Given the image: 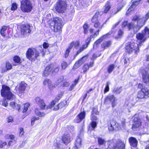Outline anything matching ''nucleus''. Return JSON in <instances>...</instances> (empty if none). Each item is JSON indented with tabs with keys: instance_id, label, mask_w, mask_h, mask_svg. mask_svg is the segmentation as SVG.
Masks as SVG:
<instances>
[{
	"instance_id": "obj_56",
	"label": "nucleus",
	"mask_w": 149,
	"mask_h": 149,
	"mask_svg": "<svg viewBox=\"0 0 149 149\" xmlns=\"http://www.w3.org/2000/svg\"><path fill=\"white\" fill-rule=\"evenodd\" d=\"M17 8V5L16 3L12 4L11 8V10H16Z\"/></svg>"
},
{
	"instance_id": "obj_39",
	"label": "nucleus",
	"mask_w": 149,
	"mask_h": 149,
	"mask_svg": "<svg viewBox=\"0 0 149 149\" xmlns=\"http://www.w3.org/2000/svg\"><path fill=\"white\" fill-rule=\"evenodd\" d=\"M87 59L86 56H84L82 57L78 61L81 65L84 63Z\"/></svg>"
},
{
	"instance_id": "obj_12",
	"label": "nucleus",
	"mask_w": 149,
	"mask_h": 149,
	"mask_svg": "<svg viewBox=\"0 0 149 149\" xmlns=\"http://www.w3.org/2000/svg\"><path fill=\"white\" fill-rule=\"evenodd\" d=\"M27 84L24 82H22L18 85L15 87V89L17 91V93L19 94L24 92L26 87Z\"/></svg>"
},
{
	"instance_id": "obj_6",
	"label": "nucleus",
	"mask_w": 149,
	"mask_h": 149,
	"mask_svg": "<svg viewBox=\"0 0 149 149\" xmlns=\"http://www.w3.org/2000/svg\"><path fill=\"white\" fill-rule=\"evenodd\" d=\"M21 3V9L22 11L28 13L31 11L33 6L29 0H22Z\"/></svg>"
},
{
	"instance_id": "obj_29",
	"label": "nucleus",
	"mask_w": 149,
	"mask_h": 149,
	"mask_svg": "<svg viewBox=\"0 0 149 149\" xmlns=\"http://www.w3.org/2000/svg\"><path fill=\"white\" fill-rule=\"evenodd\" d=\"M111 5L109 1H107L104 7L103 12L106 13L109 11L111 8Z\"/></svg>"
},
{
	"instance_id": "obj_47",
	"label": "nucleus",
	"mask_w": 149,
	"mask_h": 149,
	"mask_svg": "<svg viewBox=\"0 0 149 149\" xmlns=\"http://www.w3.org/2000/svg\"><path fill=\"white\" fill-rule=\"evenodd\" d=\"M51 83V81L48 79H45L43 81V84L44 85H47L48 86V84H50Z\"/></svg>"
},
{
	"instance_id": "obj_9",
	"label": "nucleus",
	"mask_w": 149,
	"mask_h": 149,
	"mask_svg": "<svg viewBox=\"0 0 149 149\" xmlns=\"http://www.w3.org/2000/svg\"><path fill=\"white\" fill-rule=\"evenodd\" d=\"M108 129L110 131L118 130L120 129L121 127L116 121L112 119L110 120L108 122Z\"/></svg>"
},
{
	"instance_id": "obj_40",
	"label": "nucleus",
	"mask_w": 149,
	"mask_h": 149,
	"mask_svg": "<svg viewBox=\"0 0 149 149\" xmlns=\"http://www.w3.org/2000/svg\"><path fill=\"white\" fill-rule=\"evenodd\" d=\"M13 60L16 63H21V59L18 56H15L13 58Z\"/></svg>"
},
{
	"instance_id": "obj_59",
	"label": "nucleus",
	"mask_w": 149,
	"mask_h": 149,
	"mask_svg": "<svg viewBox=\"0 0 149 149\" xmlns=\"http://www.w3.org/2000/svg\"><path fill=\"white\" fill-rule=\"evenodd\" d=\"M94 24V26L96 28H98V27L99 28L100 26H101L102 25H102H100V23L99 22L95 23Z\"/></svg>"
},
{
	"instance_id": "obj_25",
	"label": "nucleus",
	"mask_w": 149,
	"mask_h": 149,
	"mask_svg": "<svg viewBox=\"0 0 149 149\" xmlns=\"http://www.w3.org/2000/svg\"><path fill=\"white\" fill-rule=\"evenodd\" d=\"M10 108L9 109L10 110L16 109L18 111L20 110V105L13 102H10Z\"/></svg>"
},
{
	"instance_id": "obj_48",
	"label": "nucleus",
	"mask_w": 149,
	"mask_h": 149,
	"mask_svg": "<svg viewBox=\"0 0 149 149\" xmlns=\"http://www.w3.org/2000/svg\"><path fill=\"white\" fill-rule=\"evenodd\" d=\"M61 66L62 69L64 70L67 67L68 64L66 62L63 61L61 63Z\"/></svg>"
},
{
	"instance_id": "obj_37",
	"label": "nucleus",
	"mask_w": 149,
	"mask_h": 149,
	"mask_svg": "<svg viewBox=\"0 0 149 149\" xmlns=\"http://www.w3.org/2000/svg\"><path fill=\"white\" fill-rule=\"evenodd\" d=\"M35 113L36 115L39 116L40 117L44 116L45 115V114L43 113H42L40 112L38 109H35Z\"/></svg>"
},
{
	"instance_id": "obj_13",
	"label": "nucleus",
	"mask_w": 149,
	"mask_h": 149,
	"mask_svg": "<svg viewBox=\"0 0 149 149\" xmlns=\"http://www.w3.org/2000/svg\"><path fill=\"white\" fill-rule=\"evenodd\" d=\"M21 34L24 35L30 33L31 31V26L28 24L22 25L21 29Z\"/></svg>"
},
{
	"instance_id": "obj_36",
	"label": "nucleus",
	"mask_w": 149,
	"mask_h": 149,
	"mask_svg": "<svg viewBox=\"0 0 149 149\" xmlns=\"http://www.w3.org/2000/svg\"><path fill=\"white\" fill-rule=\"evenodd\" d=\"M99 13L97 12V13H96L94 16L91 20L92 23H95L99 22L97 19V18L98 17L97 15Z\"/></svg>"
},
{
	"instance_id": "obj_60",
	"label": "nucleus",
	"mask_w": 149,
	"mask_h": 149,
	"mask_svg": "<svg viewBox=\"0 0 149 149\" xmlns=\"http://www.w3.org/2000/svg\"><path fill=\"white\" fill-rule=\"evenodd\" d=\"M122 90L121 88H117L116 89L114 90L115 92L117 94H119L121 91Z\"/></svg>"
},
{
	"instance_id": "obj_20",
	"label": "nucleus",
	"mask_w": 149,
	"mask_h": 149,
	"mask_svg": "<svg viewBox=\"0 0 149 149\" xmlns=\"http://www.w3.org/2000/svg\"><path fill=\"white\" fill-rule=\"evenodd\" d=\"M35 100L36 103L39 106L41 109H45L46 105L43 100L41 99L40 97H37L36 98Z\"/></svg>"
},
{
	"instance_id": "obj_10",
	"label": "nucleus",
	"mask_w": 149,
	"mask_h": 149,
	"mask_svg": "<svg viewBox=\"0 0 149 149\" xmlns=\"http://www.w3.org/2000/svg\"><path fill=\"white\" fill-rule=\"evenodd\" d=\"M145 96L149 97V88H144L142 89L141 91L139 92L137 97L139 99L145 98Z\"/></svg>"
},
{
	"instance_id": "obj_26",
	"label": "nucleus",
	"mask_w": 149,
	"mask_h": 149,
	"mask_svg": "<svg viewBox=\"0 0 149 149\" xmlns=\"http://www.w3.org/2000/svg\"><path fill=\"white\" fill-rule=\"evenodd\" d=\"M129 141L131 146L134 147L136 146L138 141L135 138L133 137H131L129 139Z\"/></svg>"
},
{
	"instance_id": "obj_19",
	"label": "nucleus",
	"mask_w": 149,
	"mask_h": 149,
	"mask_svg": "<svg viewBox=\"0 0 149 149\" xmlns=\"http://www.w3.org/2000/svg\"><path fill=\"white\" fill-rule=\"evenodd\" d=\"M53 64H51L47 65L45 68L43 75L45 77L47 76L52 70Z\"/></svg>"
},
{
	"instance_id": "obj_35",
	"label": "nucleus",
	"mask_w": 149,
	"mask_h": 149,
	"mask_svg": "<svg viewBox=\"0 0 149 149\" xmlns=\"http://www.w3.org/2000/svg\"><path fill=\"white\" fill-rule=\"evenodd\" d=\"M61 142L58 141L55 143L54 145L58 149H62L63 148V145L61 144Z\"/></svg>"
},
{
	"instance_id": "obj_3",
	"label": "nucleus",
	"mask_w": 149,
	"mask_h": 149,
	"mask_svg": "<svg viewBox=\"0 0 149 149\" xmlns=\"http://www.w3.org/2000/svg\"><path fill=\"white\" fill-rule=\"evenodd\" d=\"M126 142L113 139L109 142V146L107 149H125Z\"/></svg>"
},
{
	"instance_id": "obj_32",
	"label": "nucleus",
	"mask_w": 149,
	"mask_h": 149,
	"mask_svg": "<svg viewBox=\"0 0 149 149\" xmlns=\"http://www.w3.org/2000/svg\"><path fill=\"white\" fill-rule=\"evenodd\" d=\"M111 44V41L105 42H103L101 45L102 48H106L110 46Z\"/></svg>"
},
{
	"instance_id": "obj_52",
	"label": "nucleus",
	"mask_w": 149,
	"mask_h": 149,
	"mask_svg": "<svg viewBox=\"0 0 149 149\" xmlns=\"http://www.w3.org/2000/svg\"><path fill=\"white\" fill-rule=\"evenodd\" d=\"M131 23H131H130L129 24H127V23H128V22L127 21H124L123 23L122 24V27H125L127 25V27H128V28L129 29V30H130L131 29H133V28H131V29H129V28L128 27V25H129Z\"/></svg>"
},
{
	"instance_id": "obj_38",
	"label": "nucleus",
	"mask_w": 149,
	"mask_h": 149,
	"mask_svg": "<svg viewBox=\"0 0 149 149\" xmlns=\"http://www.w3.org/2000/svg\"><path fill=\"white\" fill-rule=\"evenodd\" d=\"M114 68V65L111 64L109 65L108 67L107 71L109 73H110L113 71Z\"/></svg>"
},
{
	"instance_id": "obj_53",
	"label": "nucleus",
	"mask_w": 149,
	"mask_h": 149,
	"mask_svg": "<svg viewBox=\"0 0 149 149\" xmlns=\"http://www.w3.org/2000/svg\"><path fill=\"white\" fill-rule=\"evenodd\" d=\"M123 6L122 4H120L118 6V8H117V9L116 11L115 12V13H114V14H116L122 8Z\"/></svg>"
},
{
	"instance_id": "obj_50",
	"label": "nucleus",
	"mask_w": 149,
	"mask_h": 149,
	"mask_svg": "<svg viewBox=\"0 0 149 149\" xmlns=\"http://www.w3.org/2000/svg\"><path fill=\"white\" fill-rule=\"evenodd\" d=\"M81 65V64H80V63L78 61L77 62H76L74 65L73 68V69L74 70L78 68Z\"/></svg>"
},
{
	"instance_id": "obj_5",
	"label": "nucleus",
	"mask_w": 149,
	"mask_h": 149,
	"mask_svg": "<svg viewBox=\"0 0 149 149\" xmlns=\"http://www.w3.org/2000/svg\"><path fill=\"white\" fill-rule=\"evenodd\" d=\"M126 52L129 53L135 51V53L136 54L139 51V44H135L133 41L132 40L130 42H128L125 47Z\"/></svg>"
},
{
	"instance_id": "obj_62",
	"label": "nucleus",
	"mask_w": 149,
	"mask_h": 149,
	"mask_svg": "<svg viewBox=\"0 0 149 149\" xmlns=\"http://www.w3.org/2000/svg\"><path fill=\"white\" fill-rule=\"evenodd\" d=\"M62 96V93H61L58 94L56 98L55 99V100H56V101H58L60 99Z\"/></svg>"
},
{
	"instance_id": "obj_22",
	"label": "nucleus",
	"mask_w": 149,
	"mask_h": 149,
	"mask_svg": "<svg viewBox=\"0 0 149 149\" xmlns=\"http://www.w3.org/2000/svg\"><path fill=\"white\" fill-rule=\"evenodd\" d=\"M111 33L110 32H109L107 33L104 35L101 36L100 38L96 41L93 45V47L95 46H97V45L100 44L105 38L108 37V36L110 35Z\"/></svg>"
},
{
	"instance_id": "obj_63",
	"label": "nucleus",
	"mask_w": 149,
	"mask_h": 149,
	"mask_svg": "<svg viewBox=\"0 0 149 149\" xmlns=\"http://www.w3.org/2000/svg\"><path fill=\"white\" fill-rule=\"evenodd\" d=\"M7 121L8 122H12L13 121V118L11 116H9L7 118Z\"/></svg>"
},
{
	"instance_id": "obj_41",
	"label": "nucleus",
	"mask_w": 149,
	"mask_h": 149,
	"mask_svg": "<svg viewBox=\"0 0 149 149\" xmlns=\"http://www.w3.org/2000/svg\"><path fill=\"white\" fill-rule=\"evenodd\" d=\"M59 70V67L58 66L54 65H53L52 70V72H57Z\"/></svg>"
},
{
	"instance_id": "obj_64",
	"label": "nucleus",
	"mask_w": 149,
	"mask_h": 149,
	"mask_svg": "<svg viewBox=\"0 0 149 149\" xmlns=\"http://www.w3.org/2000/svg\"><path fill=\"white\" fill-rule=\"evenodd\" d=\"M2 104L3 106L6 107L8 105L7 101L6 100H3L2 101Z\"/></svg>"
},
{
	"instance_id": "obj_45",
	"label": "nucleus",
	"mask_w": 149,
	"mask_h": 149,
	"mask_svg": "<svg viewBox=\"0 0 149 149\" xmlns=\"http://www.w3.org/2000/svg\"><path fill=\"white\" fill-rule=\"evenodd\" d=\"M103 24H103L101 26H100L99 27V28L94 33L93 35H92L93 36V38L95 37V36H96L99 34V32L102 29V28Z\"/></svg>"
},
{
	"instance_id": "obj_51",
	"label": "nucleus",
	"mask_w": 149,
	"mask_h": 149,
	"mask_svg": "<svg viewBox=\"0 0 149 149\" xmlns=\"http://www.w3.org/2000/svg\"><path fill=\"white\" fill-rule=\"evenodd\" d=\"M89 68V65L88 64H84L83 68V70H84V72H85L86 71L88 70Z\"/></svg>"
},
{
	"instance_id": "obj_54",
	"label": "nucleus",
	"mask_w": 149,
	"mask_h": 149,
	"mask_svg": "<svg viewBox=\"0 0 149 149\" xmlns=\"http://www.w3.org/2000/svg\"><path fill=\"white\" fill-rule=\"evenodd\" d=\"M120 22V21L118 22L116 24H115V25H114L113 26V27H112V30H111V33H115V31H114L113 30L119 24Z\"/></svg>"
},
{
	"instance_id": "obj_21",
	"label": "nucleus",
	"mask_w": 149,
	"mask_h": 149,
	"mask_svg": "<svg viewBox=\"0 0 149 149\" xmlns=\"http://www.w3.org/2000/svg\"><path fill=\"white\" fill-rule=\"evenodd\" d=\"M140 0H132V2L133 3L128 10L126 13V14H128L130 12L133 10L134 8H135L136 6L139 4V1Z\"/></svg>"
},
{
	"instance_id": "obj_14",
	"label": "nucleus",
	"mask_w": 149,
	"mask_h": 149,
	"mask_svg": "<svg viewBox=\"0 0 149 149\" xmlns=\"http://www.w3.org/2000/svg\"><path fill=\"white\" fill-rule=\"evenodd\" d=\"M136 37L137 40L139 41V44H140L141 42H144L147 39L145 36L142 31L141 33H139L136 34Z\"/></svg>"
},
{
	"instance_id": "obj_1",
	"label": "nucleus",
	"mask_w": 149,
	"mask_h": 149,
	"mask_svg": "<svg viewBox=\"0 0 149 149\" xmlns=\"http://www.w3.org/2000/svg\"><path fill=\"white\" fill-rule=\"evenodd\" d=\"M149 18V10L144 17H141L139 15H135L133 17L132 20L133 21H137L136 24H135L134 22H132L129 25L128 27L129 29L133 28V33L136 34L144 25L146 22Z\"/></svg>"
},
{
	"instance_id": "obj_2",
	"label": "nucleus",
	"mask_w": 149,
	"mask_h": 149,
	"mask_svg": "<svg viewBox=\"0 0 149 149\" xmlns=\"http://www.w3.org/2000/svg\"><path fill=\"white\" fill-rule=\"evenodd\" d=\"M49 23L51 29L54 32L60 31L63 25L61 19L57 17L51 19Z\"/></svg>"
},
{
	"instance_id": "obj_55",
	"label": "nucleus",
	"mask_w": 149,
	"mask_h": 149,
	"mask_svg": "<svg viewBox=\"0 0 149 149\" xmlns=\"http://www.w3.org/2000/svg\"><path fill=\"white\" fill-rule=\"evenodd\" d=\"M39 118L38 117H34L33 118H32L31 119V125H33L34 123H35V122L36 120H38L39 119Z\"/></svg>"
},
{
	"instance_id": "obj_57",
	"label": "nucleus",
	"mask_w": 149,
	"mask_h": 149,
	"mask_svg": "<svg viewBox=\"0 0 149 149\" xmlns=\"http://www.w3.org/2000/svg\"><path fill=\"white\" fill-rule=\"evenodd\" d=\"M69 49V47L67 49L65 52V58L67 57L69 55V52H70V49Z\"/></svg>"
},
{
	"instance_id": "obj_46",
	"label": "nucleus",
	"mask_w": 149,
	"mask_h": 149,
	"mask_svg": "<svg viewBox=\"0 0 149 149\" xmlns=\"http://www.w3.org/2000/svg\"><path fill=\"white\" fill-rule=\"evenodd\" d=\"M110 83L109 82H107L106 84V86L104 90V93H106L109 91V85Z\"/></svg>"
},
{
	"instance_id": "obj_17",
	"label": "nucleus",
	"mask_w": 149,
	"mask_h": 149,
	"mask_svg": "<svg viewBox=\"0 0 149 149\" xmlns=\"http://www.w3.org/2000/svg\"><path fill=\"white\" fill-rule=\"evenodd\" d=\"M134 121L132 129L134 130H135L136 128L139 127L141 125V120L136 118H134Z\"/></svg>"
},
{
	"instance_id": "obj_44",
	"label": "nucleus",
	"mask_w": 149,
	"mask_h": 149,
	"mask_svg": "<svg viewBox=\"0 0 149 149\" xmlns=\"http://www.w3.org/2000/svg\"><path fill=\"white\" fill-rule=\"evenodd\" d=\"M30 104L28 103L24 104L23 112H26L28 110V108Z\"/></svg>"
},
{
	"instance_id": "obj_28",
	"label": "nucleus",
	"mask_w": 149,
	"mask_h": 149,
	"mask_svg": "<svg viewBox=\"0 0 149 149\" xmlns=\"http://www.w3.org/2000/svg\"><path fill=\"white\" fill-rule=\"evenodd\" d=\"M80 45V42L79 41H77L75 42L73 41L70 43L69 46V49H71L74 46V48L77 49Z\"/></svg>"
},
{
	"instance_id": "obj_31",
	"label": "nucleus",
	"mask_w": 149,
	"mask_h": 149,
	"mask_svg": "<svg viewBox=\"0 0 149 149\" xmlns=\"http://www.w3.org/2000/svg\"><path fill=\"white\" fill-rule=\"evenodd\" d=\"M87 47V45H86V44H84L83 45L77 52L74 55V56H76L78 55L82 52Z\"/></svg>"
},
{
	"instance_id": "obj_43",
	"label": "nucleus",
	"mask_w": 149,
	"mask_h": 149,
	"mask_svg": "<svg viewBox=\"0 0 149 149\" xmlns=\"http://www.w3.org/2000/svg\"><path fill=\"white\" fill-rule=\"evenodd\" d=\"M121 123L120 125L121 128H124L125 127V119H122L121 120Z\"/></svg>"
},
{
	"instance_id": "obj_42",
	"label": "nucleus",
	"mask_w": 149,
	"mask_h": 149,
	"mask_svg": "<svg viewBox=\"0 0 149 149\" xmlns=\"http://www.w3.org/2000/svg\"><path fill=\"white\" fill-rule=\"evenodd\" d=\"M88 26L87 23L85 24L83 26V29H84V33L85 34L87 33L88 32Z\"/></svg>"
},
{
	"instance_id": "obj_58",
	"label": "nucleus",
	"mask_w": 149,
	"mask_h": 149,
	"mask_svg": "<svg viewBox=\"0 0 149 149\" xmlns=\"http://www.w3.org/2000/svg\"><path fill=\"white\" fill-rule=\"evenodd\" d=\"M48 86L50 90H53L55 87V85L52 84L51 83L50 84H48Z\"/></svg>"
},
{
	"instance_id": "obj_18",
	"label": "nucleus",
	"mask_w": 149,
	"mask_h": 149,
	"mask_svg": "<svg viewBox=\"0 0 149 149\" xmlns=\"http://www.w3.org/2000/svg\"><path fill=\"white\" fill-rule=\"evenodd\" d=\"M86 115V112L85 111L81 112L76 117L74 121L76 123L80 122L84 118Z\"/></svg>"
},
{
	"instance_id": "obj_15",
	"label": "nucleus",
	"mask_w": 149,
	"mask_h": 149,
	"mask_svg": "<svg viewBox=\"0 0 149 149\" xmlns=\"http://www.w3.org/2000/svg\"><path fill=\"white\" fill-rule=\"evenodd\" d=\"M115 100L116 98L113 95H109L105 99V102L107 103L110 101L111 103L112 107H114L115 106Z\"/></svg>"
},
{
	"instance_id": "obj_7",
	"label": "nucleus",
	"mask_w": 149,
	"mask_h": 149,
	"mask_svg": "<svg viewBox=\"0 0 149 149\" xmlns=\"http://www.w3.org/2000/svg\"><path fill=\"white\" fill-rule=\"evenodd\" d=\"M39 52L36 49H29L26 52V56L31 61H34L39 55Z\"/></svg>"
},
{
	"instance_id": "obj_27",
	"label": "nucleus",
	"mask_w": 149,
	"mask_h": 149,
	"mask_svg": "<svg viewBox=\"0 0 149 149\" xmlns=\"http://www.w3.org/2000/svg\"><path fill=\"white\" fill-rule=\"evenodd\" d=\"M81 138L78 137L76 139L74 143L75 147H74V149L80 148L81 146Z\"/></svg>"
},
{
	"instance_id": "obj_33",
	"label": "nucleus",
	"mask_w": 149,
	"mask_h": 149,
	"mask_svg": "<svg viewBox=\"0 0 149 149\" xmlns=\"http://www.w3.org/2000/svg\"><path fill=\"white\" fill-rule=\"evenodd\" d=\"M98 143L99 145H103L106 143V141L102 138L98 137L97 138Z\"/></svg>"
},
{
	"instance_id": "obj_8",
	"label": "nucleus",
	"mask_w": 149,
	"mask_h": 149,
	"mask_svg": "<svg viewBox=\"0 0 149 149\" xmlns=\"http://www.w3.org/2000/svg\"><path fill=\"white\" fill-rule=\"evenodd\" d=\"M67 4L64 1L59 0L56 3L55 9L57 12L59 13H63L66 10Z\"/></svg>"
},
{
	"instance_id": "obj_4",
	"label": "nucleus",
	"mask_w": 149,
	"mask_h": 149,
	"mask_svg": "<svg viewBox=\"0 0 149 149\" xmlns=\"http://www.w3.org/2000/svg\"><path fill=\"white\" fill-rule=\"evenodd\" d=\"M1 94L3 97L8 100H13L15 97V95L10 92V88L4 85L2 86Z\"/></svg>"
},
{
	"instance_id": "obj_16",
	"label": "nucleus",
	"mask_w": 149,
	"mask_h": 149,
	"mask_svg": "<svg viewBox=\"0 0 149 149\" xmlns=\"http://www.w3.org/2000/svg\"><path fill=\"white\" fill-rule=\"evenodd\" d=\"M141 72L142 75V78L143 82L147 83L149 81V75L147 72L144 69L141 70Z\"/></svg>"
},
{
	"instance_id": "obj_11",
	"label": "nucleus",
	"mask_w": 149,
	"mask_h": 149,
	"mask_svg": "<svg viewBox=\"0 0 149 149\" xmlns=\"http://www.w3.org/2000/svg\"><path fill=\"white\" fill-rule=\"evenodd\" d=\"M98 112L97 111L96 109L93 108L92 112V114L91 115V119L92 121L91 123V126L92 128L94 129L97 126V123L96 122L94 121L95 120H97V117L94 115V114H98Z\"/></svg>"
},
{
	"instance_id": "obj_23",
	"label": "nucleus",
	"mask_w": 149,
	"mask_h": 149,
	"mask_svg": "<svg viewBox=\"0 0 149 149\" xmlns=\"http://www.w3.org/2000/svg\"><path fill=\"white\" fill-rule=\"evenodd\" d=\"M49 46L48 44L45 42L43 44V47H42V46L39 47V50L42 54V56H44L45 54L46 51V49Z\"/></svg>"
},
{
	"instance_id": "obj_30",
	"label": "nucleus",
	"mask_w": 149,
	"mask_h": 149,
	"mask_svg": "<svg viewBox=\"0 0 149 149\" xmlns=\"http://www.w3.org/2000/svg\"><path fill=\"white\" fill-rule=\"evenodd\" d=\"M142 31L147 39L149 38V27L145 26Z\"/></svg>"
},
{
	"instance_id": "obj_34",
	"label": "nucleus",
	"mask_w": 149,
	"mask_h": 149,
	"mask_svg": "<svg viewBox=\"0 0 149 149\" xmlns=\"http://www.w3.org/2000/svg\"><path fill=\"white\" fill-rule=\"evenodd\" d=\"M12 65L11 64L8 62H7L6 63V69L2 71L3 72H6L7 70L11 69L12 68Z\"/></svg>"
},
{
	"instance_id": "obj_24",
	"label": "nucleus",
	"mask_w": 149,
	"mask_h": 149,
	"mask_svg": "<svg viewBox=\"0 0 149 149\" xmlns=\"http://www.w3.org/2000/svg\"><path fill=\"white\" fill-rule=\"evenodd\" d=\"M72 139L70 135L68 134L63 135L62 138V141L65 145H67L72 140Z\"/></svg>"
},
{
	"instance_id": "obj_61",
	"label": "nucleus",
	"mask_w": 149,
	"mask_h": 149,
	"mask_svg": "<svg viewBox=\"0 0 149 149\" xmlns=\"http://www.w3.org/2000/svg\"><path fill=\"white\" fill-rule=\"evenodd\" d=\"M6 143L5 142H3L0 141V148H2L3 146L6 145Z\"/></svg>"
},
{
	"instance_id": "obj_49",
	"label": "nucleus",
	"mask_w": 149,
	"mask_h": 149,
	"mask_svg": "<svg viewBox=\"0 0 149 149\" xmlns=\"http://www.w3.org/2000/svg\"><path fill=\"white\" fill-rule=\"evenodd\" d=\"M93 38V36L91 35L88 38L87 40H86V44H85L87 45V46H88V45H89L91 39Z\"/></svg>"
}]
</instances>
